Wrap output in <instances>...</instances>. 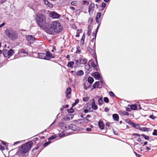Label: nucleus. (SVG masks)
I'll return each instance as SVG.
<instances>
[{
	"mask_svg": "<svg viewBox=\"0 0 157 157\" xmlns=\"http://www.w3.org/2000/svg\"><path fill=\"white\" fill-rule=\"evenodd\" d=\"M134 153H135V154L138 157H140L141 156V155H140L139 154H137L136 152L134 151Z\"/></svg>",
	"mask_w": 157,
	"mask_h": 157,
	"instance_id": "53",
	"label": "nucleus"
},
{
	"mask_svg": "<svg viewBox=\"0 0 157 157\" xmlns=\"http://www.w3.org/2000/svg\"><path fill=\"white\" fill-rule=\"evenodd\" d=\"M101 16V14L100 13H98L97 14L96 18L97 19H99Z\"/></svg>",
	"mask_w": 157,
	"mask_h": 157,
	"instance_id": "36",
	"label": "nucleus"
},
{
	"mask_svg": "<svg viewBox=\"0 0 157 157\" xmlns=\"http://www.w3.org/2000/svg\"><path fill=\"white\" fill-rule=\"evenodd\" d=\"M152 134L154 136H157V130L155 129H154Z\"/></svg>",
	"mask_w": 157,
	"mask_h": 157,
	"instance_id": "41",
	"label": "nucleus"
},
{
	"mask_svg": "<svg viewBox=\"0 0 157 157\" xmlns=\"http://www.w3.org/2000/svg\"><path fill=\"white\" fill-rule=\"evenodd\" d=\"M87 60L84 57L80 58L79 59L75 60V67H79L82 64H85L87 63Z\"/></svg>",
	"mask_w": 157,
	"mask_h": 157,
	"instance_id": "5",
	"label": "nucleus"
},
{
	"mask_svg": "<svg viewBox=\"0 0 157 157\" xmlns=\"http://www.w3.org/2000/svg\"><path fill=\"white\" fill-rule=\"evenodd\" d=\"M149 117L152 119H155V118H156V117L154 115H150L149 116Z\"/></svg>",
	"mask_w": 157,
	"mask_h": 157,
	"instance_id": "46",
	"label": "nucleus"
},
{
	"mask_svg": "<svg viewBox=\"0 0 157 157\" xmlns=\"http://www.w3.org/2000/svg\"><path fill=\"white\" fill-rule=\"evenodd\" d=\"M4 25H5L4 23H3L2 24H1L0 25V28L3 27V26H4Z\"/></svg>",
	"mask_w": 157,
	"mask_h": 157,
	"instance_id": "61",
	"label": "nucleus"
},
{
	"mask_svg": "<svg viewBox=\"0 0 157 157\" xmlns=\"http://www.w3.org/2000/svg\"><path fill=\"white\" fill-rule=\"evenodd\" d=\"M122 114L124 115H128L129 114V113L126 111H123L122 112Z\"/></svg>",
	"mask_w": 157,
	"mask_h": 157,
	"instance_id": "43",
	"label": "nucleus"
},
{
	"mask_svg": "<svg viewBox=\"0 0 157 157\" xmlns=\"http://www.w3.org/2000/svg\"><path fill=\"white\" fill-rule=\"evenodd\" d=\"M94 4L93 3H91L89 7L88 11L90 12L91 11H93L94 10Z\"/></svg>",
	"mask_w": 157,
	"mask_h": 157,
	"instance_id": "17",
	"label": "nucleus"
},
{
	"mask_svg": "<svg viewBox=\"0 0 157 157\" xmlns=\"http://www.w3.org/2000/svg\"><path fill=\"white\" fill-rule=\"evenodd\" d=\"M91 32V30L90 29V26L89 25L88 27V30H87V35L89 36H90V33Z\"/></svg>",
	"mask_w": 157,
	"mask_h": 157,
	"instance_id": "32",
	"label": "nucleus"
},
{
	"mask_svg": "<svg viewBox=\"0 0 157 157\" xmlns=\"http://www.w3.org/2000/svg\"><path fill=\"white\" fill-rule=\"evenodd\" d=\"M109 110V108L108 107H105V111H108Z\"/></svg>",
	"mask_w": 157,
	"mask_h": 157,
	"instance_id": "59",
	"label": "nucleus"
},
{
	"mask_svg": "<svg viewBox=\"0 0 157 157\" xmlns=\"http://www.w3.org/2000/svg\"><path fill=\"white\" fill-rule=\"evenodd\" d=\"M98 29H99V28H98V27H97V29H96V31H95V33H93V35L94 34H96V35H97V32H98Z\"/></svg>",
	"mask_w": 157,
	"mask_h": 157,
	"instance_id": "52",
	"label": "nucleus"
},
{
	"mask_svg": "<svg viewBox=\"0 0 157 157\" xmlns=\"http://www.w3.org/2000/svg\"><path fill=\"white\" fill-rule=\"evenodd\" d=\"M102 83V82H97L95 83L93 85V88H98L99 86L100 85V83Z\"/></svg>",
	"mask_w": 157,
	"mask_h": 157,
	"instance_id": "20",
	"label": "nucleus"
},
{
	"mask_svg": "<svg viewBox=\"0 0 157 157\" xmlns=\"http://www.w3.org/2000/svg\"><path fill=\"white\" fill-rule=\"evenodd\" d=\"M96 63L94 61H92L91 62V66L94 68V69L96 71H97L98 70V67L97 66L98 62L97 59L96 58L95 59Z\"/></svg>",
	"mask_w": 157,
	"mask_h": 157,
	"instance_id": "11",
	"label": "nucleus"
},
{
	"mask_svg": "<svg viewBox=\"0 0 157 157\" xmlns=\"http://www.w3.org/2000/svg\"><path fill=\"white\" fill-rule=\"evenodd\" d=\"M78 3L77 1H74L71 2V4L73 6H76Z\"/></svg>",
	"mask_w": 157,
	"mask_h": 157,
	"instance_id": "35",
	"label": "nucleus"
},
{
	"mask_svg": "<svg viewBox=\"0 0 157 157\" xmlns=\"http://www.w3.org/2000/svg\"><path fill=\"white\" fill-rule=\"evenodd\" d=\"M151 149V148H150L149 147H146V149L148 151V150H150Z\"/></svg>",
	"mask_w": 157,
	"mask_h": 157,
	"instance_id": "64",
	"label": "nucleus"
},
{
	"mask_svg": "<svg viewBox=\"0 0 157 157\" xmlns=\"http://www.w3.org/2000/svg\"><path fill=\"white\" fill-rule=\"evenodd\" d=\"M113 118L115 121H119V117L118 115L117 114H113Z\"/></svg>",
	"mask_w": 157,
	"mask_h": 157,
	"instance_id": "18",
	"label": "nucleus"
},
{
	"mask_svg": "<svg viewBox=\"0 0 157 157\" xmlns=\"http://www.w3.org/2000/svg\"><path fill=\"white\" fill-rule=\"evenodd\" d=\"M85 38V34L84 33L81 38V40L84 41Z\"/></svg>",
	"mask_w": 157,
	"mask_h": 157,
	"instance_id": "47",
	"label": "nucleus"
},
{
	"mask_svg": "<svg viewBox=\"0 0 157 157\" xmlns=\"http://www.w3.org/2000/svg\"><path fill=\"white\" fill-rule=\"evenodd\" d=\"M62 128L64 130H66L68 129V127H67V126L65 124H63V126L62 127Z\"/></svg>",
	"mask_w": 157,
	"mask_h": 157,
	"instance_id": "37",
	"label": "nucleus"
},
{
	"mask_svg": "<svg viewBox=\"0 0 157 157\" xmlns=\"http://www.w3.org/2000/svg\"><path fill=\"white\" fill-rule=\"evenodd\" d=\"M98 102L100 105H101L103 103L102 97H100L99 98L98 100Z\"/></svg>",
	"mask_w": 157,
	"mask_h": 157,
	"instance_id": "31",
	"label": "nucleus"
},
{
	"mask_svg": "<svg viewBox=\"0 0 157 157\" xmlns=\"http://www.w3.org/2000/svg\"><path fill=\"white\" fill-rule=\"evenodd\" d=\"M47 56L49 57V59H47V60H49L51 58H54L55 57L53 55L48 52H47Z\"/></svg>",
	"mask_w": 157,
	"mask_h": 157,
	"instance_id": "22",
	"label": "nucleus"
},
{
	"mask_svg": "<svg viewBox=\"0 0 157 157\" xmlns=\"http://www.w3.org/2000/svg\"><path fill=\"white\" fill-rule=\"evenodd\" d=\"M135 135L137 136H140V135L142 136L143 137L145 140H148L149 139V138L148 136L144 134H142L141 135H139L138 134H136Z\"/></svg>",
	"mask_w": 157,
	"mask_h": 157,
	"instance_id": "19",
	"label": "nucleus"
},
{
	"mask_svg": "<svg viewBox=\"0 0 157 157\" xmlns=\"http://www.w3.org/2000/svg\"><path fill=\"white\" fill-rule=\"evenodd\" d=\"M50 17L53 18H59L60 17V15L56 12H52L50 13Z\"/></svg>",
	"mask_w": 157,
	"mask_h": 157,
	"instance_id": "9",
	"label": "nucleus"
},
{
	"mask_svg": "<svg viewBox=\"0 0 157 157\" xmlns=\"http://www.w3.org/2000/svg\"><path fill=\"white\" fill-rule=\"evenodd\" d=\"M33 144L32 141H29L22 145L19 149V151L22 154L27 153L31 148Z\"/></svg>",
	"mask_w": 157,
	"mask_h": 157,
	"instance_id": "3",
	"label": "nucleus"
},
{
	"mask_svg": "<svg viewBox=\"0 0 157 157\" xmlns=\"http://www.w3.org/2000/svg\"><path fill=\"white\" fill-rule=\"evenodd\" d=\"M38 57L41 59H44L46 60L49 59V57L47 56V52L46 53H40L38 54Z\"/></svg>",
	"mask_w": 157,
	"mask_h": 157,
	"instance_id": "8",
	"label": "nucleus"
},
{
	"mask_svg": "<svg viewBox=\"0 0 157 157\" xmlns=\"http://www.w3.org/2000/svg\"><path fill=\"white\" fill-rule=\"evenodd\" d=\"M89 99V97H87L83 98V101H87Z\"/></svg>",
	"mask_w": 157,
	"mask_h": 157,
	"instance_id": "40",
	"label": "nucleus"
},
{
	"mask_svg": "<svg viewBox=\"0 0 157 157\" xmlns=\"http://www.w3.org/2000/svg\"><path fill=\"white\" fill-rule=\"evenodd\" d=\"M26 53H27L26 52V51L25 50H24V49L20 50L18 52V54L19 55H21L22 54H26Z\"/></svg>",
	"mask_w": 157,
	"mask_h": 157,
	"instance_id": "25",
	"label": "nucleus"
},
{
	"mask_svg": "<svg viewBox=\"0 0 157 157\" xmlns=\"http://www.w3.org/2000/svg\"><path fill=\"white\" fill-rule=\"evenodd\" d=\"M89 20L90 21L91 23H92L93 22V19L92 18H90L89 19Z\"/></svg>",
	"mask_w": 157,
	"mask_h": 157,
	"instance_id": "63",
	"label": "nucleus"
},
{
	"mask_svg": "<svg viewBox=\"0 0 157 157\" xmlns=\"http://www.w3.org/2000/svg\"><path fill=\"white\" fill-rule=\"evenodd\" d=\"M38 148V147H34L32 150V151H35Z\"/></svg>",
	"mask_w": 157,
	"mask_h": 157,
	"instance_id": "56",
	"label": "nucleus"
},
{
	"mask_svg": "<svg viewBox=\"0 0 157 157\" xmlns=\"http://www.w3.org/2000/svg\"><path fill=\"white\" fill-rule=\"evenodd\" d=\"M45 30L46 32L52 34L54 32L57 33L60 32L62 30V28L60 23L57 21L47 22L45 24Z\"/></svg>",
	"mask_w": 157,
	"mask_h": 157,
	"instance_id": "1",
	"label": "nucleus"
},
{
	"mask_svg": "<svg viewBox=\"0 0 157 157\" xmlns=\"http://www.w3.org/2000/svg\"><path fill=\"white\" fill-rule=\"evenodd\" d=\"M109 94L112 97H115V95L113 93V92L112 91H110L109 92Z\"/></svg>",
	"mask_w": 157,
	"mask_h": 157,
	"instance_id": "45",
	"label": "nucleus"
},
{
	"mask_svg": "<svg viewBox=\"0 0 157 157\" xmlns=\"http://www.w3.org/2000/svg\"><path fill=\"white\" fill-rule=\"evenodd\" d=\"M49 143H50V142H47L44 143V144L43 146L44 147L46 146H47L49 144Z\"/></svg>",
	"mask_w": 157,
	"mask_h": 157,
	"instance_id": "50",
	"label": "nucleus"
},
{
	"mask_svg": "<svg viewBox=\"0 0 157 157\" xmlns=\"http://www.w3.org/2000/svg\"><path fill=\"white\" fill-rule=\"evenodd\" d=\"M74 64V63L73 61H70L68 62L67 66L69 67L72 68Z\"/></svg>",
	"mask_w": 157,
	"mask_h": 157,
	"instance_id": "24",
	"label": "nucleus"
},
{
	"mask_svg": "<svg viewBox=\"0 0 157 157\" xmlns=\"http://www.w3.org/2000/svg\"><path fill=\"white\" fill-rule=\"evenodd\" d=\"M90 88V86L88 83H84V88L85 90H87L88 88Z\"/></svg>",
	"mask_w": 157,
	"mask_h": 157,
	"instance_id": "29",
	"label": "nucleus"
},
{
	"mask_svg": "<svg viewBox=\"0 0 157 157\" xmlns=\"http://www.w3.org/2000/svg\"><path fill=\"white\" fill-rule=\"evenodd\" d=\"M88 50L89 51V52L91 54H94L95 53V51L94 49H92L90 47H88Z\"/></svg>",
	"mask_w": 157,
	"mask_h": 157,
	"instance_id": "30",
	"label": "nucleus"
},
{
	"mask_svg": "<svg viewBox=\"0 0 157 157\" xmlns=\"http://www.w3.org/2000/svg\"><path fill=\"white\" fill-rule=\"evenodd\" d=\"M86 69H87L88 71H90L91 69V67L90 65H86L85 66Z\"/></svg>",
	"mask_w": 157,
	"mask_h": 157,
	"instance_id": "38",
	"label": "nucleus"
},
{
	"mask_svg": "<svg viewBox=\"0 0 157 157\" xmlns=\"http://www.w3.org/2000/svg\"><path fill=\"white\" fill-rule=\"evenodd\" d=\"M132 126L136 129H139L140 128V125L138 124H135L132 122Z\"/></svg>",
	"mask_w": 157,
	"mask_h": 157,
	"instance_id": "27",
	"label": "nucleus"
},
{
	"mask_svg": "<svg viewBox=\"0 0 157 157\" xmlns=\"http://www.w3.org/2000/svg\"><path fill=\"white\" fill-rule=\"evenodd\" d=\"M0 149L2 150H4L5 149V147L4 146L0 145Z\"/></svg>",
	"mask_w": 157,
	"mask_h": 157,
	"instance_id": "51",
	"label": "nucleus"
},
{
	"mask_svg": "<svg viewBox=\"0 0 157 157\" xmlns=\"http://www.w3.org/2000/svg\"><path fill=\"white\" fill-rule=\"evenodd\" d=\"M98 125L100 127V128L102 130L104 129V125L103 123L101 121H100L98 123Z\"/></svg>",
	"mask_w": 157,
	"mask_h": 157,
	"instance_id": "23",
	"label": "nucleus"
},
{
	"mask_svg": "<svg viewBox=\"0 0 157 157\" xmlns=\"http://www.w3.org/2000/svg\"><path fill=\"white\" fill-rule=\"evenodd\" d=\"M37 24L40 27L44 26L46 22L45 16L42 14L38 15L36 18Z\"/></svg>",
	"mask_w": 157,
	"mask_h": 157,
	"instance_id": "4",
	"label": "nucleus"
},
{
	"mask_svg": "<svg viewBox=\"0 0 157 157\" xmlns=\"http://www.w3.org/2000/svg\"><path fill=\"white\" fill-rule=\"evenodd\" d=\"M26 39L29 43L32 44L35 40V38L34 36L29 35L26 36Z\"/></svg>",
	"mask_w": 157,
	"mask_h": 157,
	"instance_id": "7",
	"label": "nucleus"
},
{
	"mask_svg": "<svg viewBox=\"0 0 157 157\" xmlns=\"http://www.w3.org/2000/svg\"><path fill=\"white\" fill-rule=\"evenodd\" d=\"M68 127L69 129L74 131H79V128L74 124H70L68 126Z\"/></svg>",
	"mask_w": 157,
	"mask_h": 157,
	"instance_id": "6",
	"label": "nucleus"
},
{
	"mask_svg": "<svg viewBox=\"0 0 157 157\" xmlns=\"http://www.w3.org/2000/svg\"><path fill=\"white\" fill-rule=\"evenodd\" d=\"M95 19L96 22H97V23H98V24L99 23H101L100 22L99 20V19H97L95 18Z\"/></svg>",
	"mask_w": 157,
	"mask_h": 157,
	"instance_id": "54",
	"label": "nucleus"
},
{
	"mask_svg": "<svg viewBox=\"0 0 157 157\" xmlns=\"http://www.w3.org/2000/svg\"><path fill=\"white\" fill-rule=\"evenodd\" d=\"M70 8L71 9L73 10H74L75 9V8L74 7L71 6L70 7Z\"/></svg>",
	"mask_w": 157,
	"mask_h": 157,
	"instance_id": "58",
	"label": "nucleus"
},
{
	"mask_svg": "<svg viewBox=\"0 0 157 157\" xmlns=\"http://www.w3.org/2000/svg\"><path fill=\"white\" fill-rule=\"evenodd\" d=\"M96 36V34H94V37L93 38L90 43L91 47L93 48H95V39Z\"/></svg>",
	"mask_w": 157,
	"mask_h": 157,
	"instance_id": "10",
	"label": "nucleus"
},
{
	"mask_svg": "<svg viewBox=\"0 0 157 157\" xmlns=\"http://www.w3.org/2000/svg\"><path fill=\"white\" fill-rule=\"evenodd\" d=\"M94 76L96 78H99L100 77V74L98 72L94 73Z\"/></svg>",
	"mask_w": 157,
	"mask_h": 157,
	"instance_id": "26",
	"label": "nucleus"
},
{
	"mask_svg": "<svg viewBox=\"0 0 157 157\" xmlns=\"http://www.w3.org/2000/svg\"><path fill=\"white\" fill-rule=\"evenodd\" d=\"M94 81V79L91 77H90L88 79V82L90 84H91L93 83Z\"/></svg>",
	"mask_w": 157,
	"mask_h": 157,
	"instance_id": "28",
	"label": "nucleus"
},
{
	"mask_svg": "<svg viewBox=\"0 0 157 157\" xmlns=\"http://www.w3.org/2000/svg\"><path fill=\"white\" fill-rule=\"evenodd\" d=\"M56 137L55 136H52L49 138V140H51L54 139L56 138Z\"/></svg>",
	"mask_w": 157,
	"mask_h": 157,
	"instance_id": "44",
	"label": "nucleus"
},
{
	"mask_svg": "<svg viewBox=\"0 0 157 157\" xmlns=\"http://www.w3.org/2000/svg\"><path fill=\"white\" fill-rule=\"evenodd\" d=\"M81 117L83 118V119L80 120V121L81 123H87L90 121L89 120L87 119L86 117H83L82 116Z\"/></svg>",
	"mask_w": 157,
	"mask_h": 157,
	"instance_id": "14",
	"label": "nucleus"
},
{
	"mask_svg": "<svg viewBox=\"0 0 157 157\" xmlns=\"http://www.w3.org/2000/svg\"><path fill=\"white\" fill-rule=\"evenodd\" d=\"M88 111H89V110H88L87 109H85L84 110V112L85 113H87L88 112Z\"/></svg>",
	"mask_w": 157,
	"mask_h": 157,
	"instance_id": "60",
	"label": "nucleus"
},
{
	"mask_svg": "<svg viewBox=\"0 0 157 157\" xmlns=\"http://www.w3.org/2000/svg\"><path fill=\"white\" fill-rule=\"evenodd\" d=\"M81 50H77L76 51V53H80L81 52Z\"/></svg>",
	"mask_w": 157,
	"mask_h": 157,
	"instance_id": "57",
	"label": "nucleus"
},
{
	"mask_svg": "<svg viewBox=\"0 0 157 157\" xmlns=\"http://www.w3.org/2000/svg\"><path fill=\"white\" fill-rule=\"evenodd\" d=\"M71 94V88L70 87L68 88L66 90V95L67 98H70Z\"/></svg>",
	"mask_w": 157,
	"mask_h": 157,
	"instance_id": "13",
	"label": "nucleus"
},
{
	"mask_svg": "<svg viewBox=\"0 0 157 157\" xmlns=\"http://www.w3.org/2000/svg\"><path fill=\"white\" fill-rule=\"evenodd\" d=\"M131 108L133 110H135L137 109V106L136 105H131Z\"/></svg>",
	"mask_w": 157,
	"mask_h": 157,
	"instance_id": "34",
	"label": "nucleus"
},
{
	"mask_svg": "<svg viewBox=\"0 0 157 157\" xmlns=\"http://www.w3.org/2000/svg\"><path fill=\"white\" fill-rule=\"evenodd\" d=\"M5 34L10 40H13L17 39L18 36V33L17 31L10 28L5 30Z\"/></svg>",
	"mask_w": 157,
	"mask_h": 157,
	"instance_id": "2",
	"label": "nucleus"
},
{
	"mask_svg": "<svg viewBox=\"0 0 157 157\" xmlns=\"http://www.w3.org/2000/svg\"><path fill=\"white\" fill-rule=\"evenodd\" d=\"M2 53L3 55L5 57H6V54H7V52H8V51L7 49H4L3 51H2Z\"/></svg>",
	"mask_w": 157,
	"mask_h": 157,
	"instance_id": "33",
	"label": "nucleus"
},
{
	"mask_svg": "<svg viewBox=\"0 0 157 157\" xmlns=\"http://www.w3.org/2000/svg\"><path fill=\"white\" fill-rule=\"evenodd\" d=\"M84 73L83 71L82 70L78 71L76 73L77 76H80L82 75Z\"/></svg>",
	"mask_w": 157,
	"mask_h": 157,
	"instance_id": "21",
	"label": "nucleus"
},
{
	"mask_svg": "<svg viewBox=\"0 0 157 157\" xmlns=\"http://www.w3.org/2000/svg\"><path fill=\"white\" fill-rule=\"evenodd\" d=\"M93 101L92 103V109L94 110H96L98 109V106L97 105H95V101L94 99H93Z\"/></svg>",
	"mask_w": 157,
	"mask_h": 157,
	"instance_id": "16",
	"label": "nucleus"
},
{
	"mask_svg": "<svg viewBox=\"0 0 157 157\" xmlns=\"http://www.w3.org/2000/svg\"><path fill=\"white\" fill-rule=\"evenodd\" d=\"M106 6V4L105 3H104L103 2H102L101 5V6L102 7H105Z\"/></svg>",
	"mask_w": 157,
	"mask_h": 157,
	"instance_id": "49",
	"label": "nucleus"
},
{
	"mask_svg": "<svg viewBox=\"0 0 157 157\" xmlns=\"http://www.w3.org/2000/svg\"><path fill=\"white\" fill-rule=\"evenodd\" d=\"M79 100L78 99H77L75 100V102H76V103L77 104L79 102Z\"/></svg>",
	"mask_w": 157,
	"mask_h": 157,
	"instance_id": "62",
	"label": "nucleus"
},
{
	"mask_svg": "<svg viewBox=\"0 0 157 157\" xmlns=\"http://www.w3.org/2000/svg\"><path fill=\"white\" fill-rule=\"evenodd\" d=\"M68 112L69 113H73L74 112V110L72 108H71L68 110Z\"/></svg>",
	"mask_w": 157,
	"mask_h": 157,
	"instance_id": "42",
	"label": "nucleus"
},
{
	"mask_svg": "<svg viewBox=\"0 0 157 157\" xmlns=\"http://www.w3.org/2000/svg\"><path fill=\"white\" fill-rule=\"evenodd\" d=\"M148 128H141L140 130L142 131H147V129Z\"/></svg>",
	"mask_w": 157,
	"mask_h": 157,
	"instance_id": "48",
	"label": "nucleus"
},
{
	"mask_svg": "<svg viewBox=\"0 0 157 157\" xmlns=\"http://www.w3.org/2000/svg\"><path fill=\"white\" fill-rule=\"evenodd\" d=\"M104 101L105 102L108 103L109 102V99L108 98L105 97L104 98Z\"/></svg>",
	"mask_w": 157,
	"mask_h": 157,
	"instance_id": "39",
	"label": "nucleus"
},
{
	"mask_svg": "<svg viewBox=\"0 0 157 157\" xmlns=\"http://www.w3.org/2000/svg\"><path fill=\"white\" fill-rule=\"evenodd\" d=\"M14 53V51L12 49H10L7 52V54H5L6 57L10 58L12 56Z\"/></svg>",
	"mask_w": 157,
	"mask_h": 157,
	"instance_id": "12",
	"label": "nucleus"
},
{
	"mask_svg": "<svg viewBox=\"0 0 157 157\" xmlns=\"http://www.w3.org/2000/svg\"><path fill=\"white\" fill-rule=\"evenodd\" d=\"M86 130L88 132H90L92 131L91 128H87L86 129Z\"/></svg>",
	"mask_w": 157,
	"mask_h": 157,
	"instance_id": "55",
	"label": "nucleus"
},
{
	"mask_svg": "<svg viewBox=\"0 0 157 157\" xmlns=\"http://www.w3.org/2000/svg\"><path fill=\"white\" fill-rule=\"evenodd\" d=\"M44 4L50 8L52 7L53 5L50 3L48 0H43Z\"/></svg>",
	"mask_w": 157,
	"mask_h": 157,
	"instance_id": "15",
	"label": "nucleus"
}]
</instances>
